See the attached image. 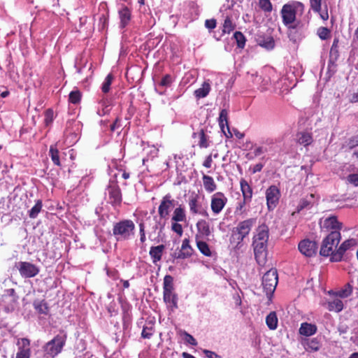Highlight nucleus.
Wrapping results in <instances>:
<instances>
[{
    "mask_svg": "<svg viewBox=\"0 0 358 358\" xmlns=\"http://www.w3.org/2000/svg\"><path fill=\"white\" fill-rule=\"evenodd\" d=\"M315 201V195L310 194L306 197L301 199L297 206V211L300 212L304 209H310Z\"/></svg>",
    "mask_w": 358,
    "mask_h": 358,
    "instance_id": "obj_23",
    "label": "nucleus"
},
{
    "mask_svg": "<svg viewBox=\"0 0 358 358\" xmlns=\"http://www.w3.org/2000/svg\"><path fill=\"white\" fill-rule=\"evenodd\" d=\"M219 125L222 132L227 138H231L233 134L231 132L228 123V111L227 109H222L218 118Z\"/></svg>",
    "mask_w": 358,
    "mask_h": 358,
    "instance_id": "obj_17",
    "label": "nucleus"
},
{
    "mask_svg": "<svg viewBox=\"0 0 358 358\" xmlns=\"http://www.w3.org/2000/svg\"><path fill=\"white\" fill-rule=\"evenodd\" d=\"M164 250L165 246L164 245L152 246L150 248L149 255L154 264H156L158 262H159L162 259V257Z\"/></svg>",
    "mask_w": 358,
    "mask_h": 358,
    "instance_id": "obj_21",
    "label": "nucleus"
},
{
    "mask_svg": "<svg viewBox=\"0 0 358 358\" xmlns=\"http://www.w3.org/2000/svg\"><path fill=\"white\" fill-rule=\"evenodd\" d=\"M317 34L322 40H327L330 37V30L324 27H321L317 29Z\"/></svg>",
    "mask_w": 358,
    "mask_h": 358,
    "instance_id": "obj_42",
    "label": "nucleus"
},
{
    "mask_svg": "<svg viewBox=\"0 0 358 358\" xmlns=\"http://www.w3.org/2000/svg\"><path fill=\"white\" fill-rule=\"evenodd\" d=\"M199 232L204 236H208L210 234L209 224L203 220H199L196 223Z\"/></svg>",
    "mask_w": 358,
    "mask_h": 358,
    "instance_id": "obj_32",
    "label": "nucleus"
},
{
    "mask_svg": "<svg viewBox=\"0 0 358 358\" xmlns=\"http://www.w3.org/2000/svg\"><path fill=\"white\" fill-rule=\"evenodd\" d=\"M203 352L208 358H222L221 356L218 355L215 352L208 350H204Z\"/></svg>",
    "mask_w": 358,
    "mask_h": 358,
    "instance_id": "obj_58",
    "label": "nucleus"
},
{
    "mask_svg": "<svg viewBox=\"0 0 358 358\" xmlns=\"http://www.w3.org/2000/svg\"><path fill=\"white\" fill-rule=\"evenodd\" d=\"M268 236V227L266 224H262L258 227L257 234L253 237L255 257L259 265H264L266 262Z\"/></svg>",
    "mask_w": 358,
    "mask_h": 358,
    "instance_id": "obj_1",
    "label": "nucleus"
},
{
    "mask_svg": "<svg viewBox=\"0 0 358 358\" xmlns=\"http://www.w3.org/2000/svg\"><path fill=\"white\" fill-rule=\"evenodd\" d=\"M113 79V77L111 74H108L106 77L101 87V90L103 93H107L109 92Z\"/></svg>",
    "mask_w": 358,
    "mask_h": 358,
    "instance_id": "obj_43",
    "label": "nucleus"
},
{
    "mask_svg": "<svg viewBox=\"0 0 358 358\" xmlns=\"http://www.w3.org/2000/svg\"><path fill=\"white\" fill-rule=\"evenodd\" d=\"M135 224L131 220H124L114 224L113 234L117 241H127L134 235Z\"/></svg>",
    "mask_w": 358,
    "mask_h": 358,
    "instance_id": "obj_5",
    "label": "nucleus"
},
{
    "mask_svg": "<svg viewBox=\"0 0 358 358\" xmlns=\"http://www.w3.org/2000/svg\"><path fill=\"white\" fill-rule=\"evenodd\" d=\"M192 248L189 245V241L187 238H185L182 241L181 250L178 252V256H176L177 259H186L189 257L192 254Z\"/></svg>",
    "mask_w": 358,
    "mask_h": 358,
    "instance_id": "obj_22",
    "label": "nucleus"
},
{
    "mask_svg": "<svg viewBox=\"0 0 358 358\" xmlns=\"http://www.w3.org/2000/svg\"><path fill=\"white\" fill-rule=\"evenodd\" d=\"M216 24V20L214 19L206 20L205 21V27L210 30L215 28Z\"/></svg>",
    "mask_w": 358,
    "mask_h": 358,
    "instance_id": "obj_57",
    "label": "nucleus"
},
{
    "mask_svg": "<svg viewBox=\"0 0 358 358\" xmlns=\"http://www.w3.org/2000/svg\"><path fill=\"white\" fill-rule=\"evenodd\" d=\"M154 334L153 325L144 326L141 332V337L150 339Z\"/></svg>",
    "mask_w": 358,
    "mask_h": 358,
    "instance_id": "obj_45",
    "label": "nucleus"
},
{
    "mask_svg": "<svg viewBox=\"0 0 358 358\" xmlns=\"http://www.w3.org/2000/svg\"><path fill=\"white\" fill-rule=\"evenodd\" d=\"M264 165L261 163L255 164L252 168V173H255L262 171Z\"/></svg>",
    "mask_w": 358,
    "mask_h": 358,
    "instance_id": "obj_63",
    "label": "nucleus"
},
{
    "mask_svg": "<svg viewBox=\"0 0 358 358\" xmlns=\"http://www.w3.org/2000/svg\"><path fill=\"white\" fill-rule=\"evenodd\" d=\"M19 351L16 355V358H29L31 355L30 341L27 338H21L18 341Z\"/></svg>",
    "mask_w": 358,
    "mask_h": 358,
    "instance_id": "obj_18",
    "label": "nucleus"
},
{
    "mask_svg": "<svg viewBox=\"0 0 358 358\" xmlns=\"http://www.w3.org/2000/svg\"><path fill=\"white\" fill-rule=\"evenodd\" d=\"M163 300L169 310L174 311L178 308V297L174 292L173 278L170 275H166L164 278Z\"/></svg>",
    "mask_w": 358,
    "mask_h": 358,
    "instance_id": "obj_4",
    "label": "nucleus"
},
{
    "mask_svg": "<svg viewBox=\"0 0 358 358\" xmlns=\"http://www.w3.org/2000/svg\"><path fill=\"white\" fill-rule=\"evenodd\" d=\"M33 306L38 313L43 315L48 314L49 307L44 300H35L33 303Z\"/></svg>",
    "mask_w": 358,
    "mask_h": 358,
    "instance_id": "obj_30",
    "label": "nucleus"
},
{
    "mask_svg": "<svg viewBox=\"0 0 358 358\" xmlns=\"http://www.w3.org/2000/svg\"><path fill=\"white\" fill-rule=\"evenodd\" d=\"M266 202L268 210H273L278 203L280 192L275 185L270 186L266 192Z\"/></svg>",
    "mask_w": 358,
    "mask_h": 358,
    "instance_id": "obj_12",
    "label": "nucleus"
},
{
    "mask_svg": "<svg viewBox=\"0 0 358 358\" xmlns=\"http://www.w3.org/2000/svg\"><path fill=\"white\" fill-rule=\"evenodd\" d=\"M172 82V77L169 74H166L162 78L159 85L161 87H168L171 85Z\"/></svg>",
    "mask_w": 358,
    "mask_h": 358,
    "instance_id": "obj_49",
    "label": "nucleus"
},
{
    "mask_svg": "<svg viewBox=\"0 0 358 358\" xmlns=\"http://www.w3.org/2000/svg\"><path fill=\"white\" fill-rule=\"evenodd\" d=\"M173 222H185L186 221V213L185 208L182 205H178L174 209L173 216L171 217Z\"/></svg>",
    "mask_w": 358,
    "mask_h": 358,
    "instance_id": "obj_27",
    "label": "nucleus"
},
{
    "mask_svg": "<svg viewBox=\"0 0 358 358\" xmlns=\"http://www.w3.org/2000/svg\"><path fill=\"white\" fill-rule=\"evenodd\" d=\"M341 240L339 231H331L323 240L320 254L324 257H332L336 253Z\"/></svg>",
    "mask_w": 358,
    "mask_h": 358,
    "instance_id": "obj_6",
    "label": "nucleus"
},
{
    "mask_svg": "<svg viewBox=\"0 0 358 358\" xmlns=\"http://www.w3.org/2000/svg\"><path fill=\"white\" fill-rule=\"evenodd\" d=\"M317 328L315 324L303 322L299 328V334L305 336H310L317 332Z\"/></svg>",
    "mask_w": 358,
    "mask_h": 358,
    "instance_id": "obj_24",
    "label": "nucleus"
},
{
    "mask_svg": "<svg viewBox=\"0 0 358 358\" xmlns=\"http://www.w3.org/2000/svg\"><path fill=\"white\" fill-rule=\"evenodd\" d=\"M258 44L266 50H272L275 47V41L271 36H259L257 40Z\"/></svg>",
    "mask_w": 358,
    "mask_h": 358,
    "instance_id": "obj_28",
    "label": "nucleus"
},
{
    "mask_svg": "<svg viewBox=\"0 0 358 358\" xmlns=\"http://www.w3.org/2000/svg\"><path fill=\"white\" fill-rule=\"evenodd\" d=\"M212 162H213V155H209L208 156L206 157V159L204 160V162L203 163V166L208 169L210 168L212 166Z\"/></svg>",
    "mask_w": 358,
    "mask_h": 358,
    "instance_id": "obj_59",
    "label": "nucleus"
},
{
    "mask_svg": "<svg viewBox=\"0 0 358 358\" xmlns=\"http://www.w3.org/2000/svg\"><path fill=\"white\" fill-rule=\"evenodd\" d=\"M7 294L6 295V298L8 299L10 301L13 303H17L18 300V296L16 294V292L14 289H8L6 290Z\"/></svg>",
    "mask_w": 358,
    "mask_h": 358,
    "instance_id": "obj_51",
    "label": "nucleus"
},
{
    "mask_svg": "<svg viewBox=\"0 0 358 358\" xmlns=\"http://www.w3.org/2000/svg\"><path fill=\"white\" fill-rule=\"evenodd\" d=\"M320 225L322 231L328 232L339 231L341 229V223H340L336 216H331L324 219H321Z\"/></svg>",
    "mask_w": 358,
    "mask_h": 358,
    "instance_id": "obj_13",
    "label": "nucleus"
},
{
    "mask_svg": "<svg viewBox=\"0 0 358 358\" xmlns=\"http://www.w3.org/2000/svg\"><path fill=\"white\" fill-rule=\"evenodd\" d=\"M278 281L276 269H270L262 277V286L266 295H271L277 286Z\"/></svg>",
    "mask_w": 358,
    "mask_h": 358,
    "instance_id": "obj_8",
    "label": "nucleus"
},
{
    "mask_svg": "<svg viewBox=\"0 0 358 358\" xmlns=\"http://www.w3.org/2000/svg\"><path fill=\"white\" fill-rule=\"evenodd\" d=\"M49 155L51 157V159L55 165L56 166H61L60 160H59V150L56 148L55 145H51L49 150Z\"/></svg>",
    "mask_w": 358,
    "mask_h": 358,
    "instance_id": "obj_35",
    "label": "nucleus"
},
{
    "mask_svg": "<svg viewBox=\"0 0 358 358\" xmlns=\"http://www.w3.org/2000/svg\"><path fill=\"white\" fill-rule=\"evenodd\" d=\"M321 344L317 338L309 339L306 343L305 348L308 351L317 352L320 350Z\"/></svg>",
    "mask_w": 358,
    "mask_h": 358,
    "instance_id": "obj_34",
    "label": "nucleus"
},
{
    "mask_svg": "<svg viewBox=\"0 0 358 358\" xmlns=\"http://www.w3.org/2000/svg\"><path fill=\"white\" fill-rule=\"evenodd\" d=\"M322 0H310V8L314 12L320 11V6H322Z\"/></svg>",
    "mask_w": 358,
    "mask_h": 358,
    "instance_id": "obj_52",
    "label": "nucleus"
},
{
    "mask_svg": "<svg viewBox=\"0 0 358 358\" xmlns=\"http://www.w3.org/2000/svg\"><path fill=\"white\" fill-rule=\"evenodd\" d=\"M202 180L204 189L207 192L211 193L217 189V185L211 176L203 174Z\"/></svg>",
    "mask_w": 358,
    "mask_h": 358,
    "instance_id": "obj_29",
    "label": "nucleus"
},
{
    "mask_svg": "<svg viewBox=\"0 0 358 358\" xmlns=\"http://www.w3.org/2000/svg\"><path fill=\"white\" fill-rule=\"evenodd\" d=\"M352 286L350 283H348L344 286V287L343 289H341L338 292V295H339V296H341L342 298H345V297L349 296L352 294Z\"/></svg>",
    "mask_w": 358,
    "mask_h": 358,
    "instance_id": "obj_44",
    "label": "nucleus"
},
{
    "mask_svg": "<svg viewBox=\"0 0 358 358\" xmlns=\"http://www.w3.org/2000/svg\"><path fill=\"white\" fill-rule=\"evenodd\" d=\"M54 120V112L52 109H48L45 112V119L44 122L46 126H49L51 124Z\"/></svg>",
    "mask_w": 358,
    "mask_h": 358,
    "instance_id": "obj_47",
    "label": "nucleus"
},
{
    "mask_svg": "<svg viewBox=\"0 0 358 358\" xmlns=\"http://www.w3.org/2000/svg\"><path fill=\"white\" fill-rule=\"evenodd\" d=\"M235 27L236 25L233 23L231 18L229 16H227L223 24L222 32L229 34Z\"/></svg>",
    "mask_w": 358,
    "mask_h": 358,
    "instance_id": "obj_37",
    "label": "nucleus"
},
{
    "mask_svg": "<svg viewBox=\"0 0 358 358\" xmlns=\"http://www.w3.org/2000/svg\"><path fill=\"white\" fill-rule=\"evenodd\" d=\"M356 245V240L351 238L345 241L340 247L336 250V253L332 255L331 257H330L331 262H340L343 256L345 253V252L348 250L351 246Z\"/></svg>",
    "mask_w": 358,
    "mask_h": 358,
    "instance_id": "obj_16",
    "label": "nucleus"
},
{
    "mask_svg": "<svg viewBox=\"0 0 358 358\" xmlns=\"http://www.w3.org/2000/svg\"><path fill=\"white\" fill-rule=\"evenodd\" d=\"M296 141L299 144L307 146L312 143L313 138L310 133L301 131L296 134Z\"/></svg>",
    "mask_w": 358,
    "mask_h": 358,
    "instance_id": "obj_31",
    "label": "nucleus"
},
{
    "mask_svg": "<svg viewBox=\"0 0 358 358\" xmlns=\"http://www.w3.org/2000/svg\"><path fill=\"white\" fill-rule=\"evenodd\" d=\"M305 10L303 3L297 1H291L284 4L280 10L282 23L289 29H296L297 24L293 25L296 21V15H302Z\"/></svg>",
    "mask_w": 358,
    "mask_h": 358,
    "instance_id": "obj_2",
    "label": "nucleus"
},
{
    "mask_svg": "<svg viewBox=\"0 0 358 358\" xmlns=\"http://www.w3.org/2000/svg\"><path fill=\"white\" fill-rule=\"evenodd\" d=\"M350 101L352 103L358 102V90L352 95Z\"/></svg>",
    "mask_w": 358,
    "mask_h": 358,
    "instance_id": "obj_64",
    "label": "nucleus"
},
{
    "mask_svg": "<svg viewBox=\"0 0 358 358\" xmlns=\"http://www.w3.org/2000/svg\"><path fill=\"white\" fill-rule=\"evenodd\" d=\"M343 308V301L340 299H335L329 303V310L331 311L340 312Z\"/></svg>",
    "mask_w": 358,
    "mask_h": 358,
    "instance_id": "obj_39",
    "label": "nucleus"
},
{
    "mask_svg": "<svg viewBox=\"0 0 358 358\" xmlns=\"http://www.w3.org/2000/svg\"><path fill=\"white\" fill-rule=\"evenodd\" d=\"M41 200H37L35 205L29 210V216L31 218H36L42 209Z\"/></svg>",
    "mask_w": 358,
    "mask_h": 358,
    "instance_id": "obj_36",
    "label": "nucleus"
},
{
    "mask_svg": "<svg viewBox=\"0 0 358 358\" xmlns=\"http://www.w3.org/2000/svg\"><path fill=\"white\" fill-rule=\"evenodd\" d=\"M255 223V218H249L240 222L238 225L234 228L230 241L231 243H236L234 246L236 249H240L242 247V242L243 241L244 238L250 234L252 227Z\"/></svg>",
    "mask_w": 358,
    "mask_h": 358,
    "instance_id": "obj_3",
    "label": "nucleus"
},
{
    "mask_svg": "<svg viewBox=\"0 0 358 358\" xmlns=\"http://www.w3.org/2000/svg\"><path fill=\"white\" fill-rule=\"evenodd\" d=\"M179 222H173L171 224V230L176 232L179 236H182L183 233L182 227Z\"/></svg>",
    "mask_w": 358,
    "mask_h": 358,
    "instance_id": "obj_53",
    "label": "nucleus"
},
{
    "mask_svg": "<svg viewBox=\"0 0 358 358\" xmlns=\"http://www.w3.org/2000/svg\"><path fill=\"white\" fill-rule=\"evenodd\" d=\"M118 15L120 18L119 27L120 29H124L129 24L131 20V11L128 7L123 6L118 10Z\"/></svg>",
    "mask_w": 358,
    "mask_h": 358,
    "instance_id": "obj_19",
    "label": "nucleus"
},
{
    "mask_svg": "<svg viewBox=\"0 0 358 358\" xmlns=\"http://www.w3.org/2000/svg\"><path fill=\"white\" fill-rule=\"evenodd\" d=\"M210 90V83L209 80H208L206 81H204L201 85V87L196 90L194 94L197 99H202L208 96Z\"/></svg>",
    "mask_w": 358,
    "mask_h": 358,
    "instance_id": "obj_25",
    "label": "nucleus"
},
{
    "mask_svg": "<svg viewBox=\"0 0 358 358\" xmlns=\"http://www.w3.org/2000/svg\"><path fill=\"white\" fill-rule=\"evenodd\" d=\"M348 181L353 184L355 186H358V174L357 173H353L350 174L348 177Z\"/></svg>",
    "mask_w": 358,
    "mask_h": 358,
    "instance_id": "obj_56",
    "label": "nucleus"
},
{
    "mask_svg": "<svg viewBox=\"0 0 358 358\" xmlns=\"http://www.w3.org/2000/svg\"><path fill=\"white\" fill-rule=\"evenodd\" d=\"M357 145H358V135H356V136H354L350 138L345 142V146L348 147L349 149H352Z\"/></svg>",
    "mask_w": 358,
    "mask_h": 358,
    "instance_id": "obj_50",
    "label": "nucleus"
},
{
    "mask_svg": "<svg viewBox=\"0 0 358 358\" xmlns=\"http://www.w3.org/2000/svg\"><path fill=\"white\" fill-rule=\"evenodd\" d=\"M316 13L320 15L323 20H327L329 19L328 8L326 4H324L323 9L322 6H320V11Z\"/></svg>",
    "mask_w": 358,
    "mask_h": 358,
    "instance_id": "obj_54",
    "label": "nucleus"
},
{
    "mask_svg": "<svg viewBox=\"0 0 358 358\" xmlns=\"http://www.w3.org/2000/svg\"><path fill=\"white\" fill-rule=\"evenodd\" d=\"M185 341L187 343H189L192 345L196 346L197 345V341L196 339L189 334L185 332Z\"/></svg>",
    "mask_w": 358,
    "mask_h": 358,
    "instance_id": "obj_55",
    "label": "nucleus"
},
{
    "mask_svg": "<svg viewBox=\"0 0 358 358\" xmlns=\"http://www.w3.org/2000/svg\"><path fill=\"white\" fill-rule=\"evenodd\" d=\"M81 94L78 90H73L69 94V101L76 104L80 101Z\"/></svg>",
    "mask_w": 358,
    "mask_h": 358,
    "instance_id": "obj_46",
    "label": "nucleus"
},
{
    "mask_svg": "<svg viewBox=\"0 0 358 358\" xmlns=\"http://www.w3.org/2000/svg\"><path fill=\"white\" fill-rule=\"evenodd\" d=\"M65 342L66 338L64 336L57 335L43 347L45 354L50 357H55L61 352Z\"/></svg>",
    "mask_w": 358,
    "mask_h": 358,
    "instance_id": "obj_7",
    "label": "nucleus"
},
{
    "mask_svg": "<svg viewBox=\"0 0 358 358\" xmlns=\"http://www.w3.org/2000/svg\"><path fill=\"white\" fill-rule=\"evenodd\" d=\"M266 152V149H264L263 147H257L254 150V154L256 157L259 156L260 155Z\"/></svg>",
    "mask_w": 358,
    "mask_h": 358,
    "instance_id": "obj_62",
    "label": "nucleus"
},
{
    "mask_svg": "<svg viewBox=\"0 0 358 358\" xmlns=\"http://www.w3.org/2000/svg\"><path fill=\"white\" fill-rule=\"evenodd\" d=\"M120 119L119 118H116L115 121L113 122V124L110 125V130L112 131H114L116 129H118L121 127L120 124Z\"/></svg>",
    "mask_w": 358,
    "mask_h": 358,
    "instance_id": "obj_60",
    "label": "nucleus"
},
{
    "mask_svg": "<svg viewBox=\"0 0 358 358\" xmlns=\"http://www.w3.org/2000/svg\"><path fill=\"white\" fill-rule=\"evenodd\" d=\"M240 185L245 201H250L252 196V189L251 187L244 179L241 180Z\"/></svg>",
    "mask_w": 358,
    "mask_h": 358,
    "instance_id": "obj_26",
    "label": "nucleus"
},
{
    "mask_svg": "<svg viewBox=\"0 0 358 358\" xmlns=\"http://www.w3.org/2000/svg\"><path fill=\"white\" fill-rule=\"evenodd\" d=\"M234 38L236 41L237 46L243 48L245 45V37L241 31H236L234 34Z\"/></svg>",
    "mask_w": 358,
    "mask_h": 358,
    "instance_id": "obj_41",
    "label": "nucleus"
},
{
    "mask_svg": "<svg viewBox=\"0 0 358 358\" xmlns=\"http://www.w3.org/2000/svg\"><path fill=\"white\" fill-rule=\"evenodd\" d=\"M189 210L193 214H200L203 216L208 217V213L202 208L201 204L199 201V196L197 195L191 196L189 200Z\"/></svg>",
    "mask_w": 358,
    "mask_h": 358,
    "instance_id": "obj_20",
    "label": "nucleus"
},
{
    "mask_svg": "<svg viewBox=\"0 0 358 358\" xmlns=\"http://www.w3.org/2000/svg\"><path fill=\"white\" fill-rule=\"evenodd\" d=\"M278 317L275 312H271L266 317V323L271 330H274L278 327Z\"/></svg>",
    "mask_w": 358,
    "mask_h": 358,
    "instance_id": "obj_33",
    "label": "nucleus"
},
{
    "mask_svg": "<svg viewBox=\"0 0 358 358\" xmlns=\"http://www.w3.org/2000/svg\"><path fill=\"white\" fill-rule=\"evenodd\" d=\"M227 198L221 192L215 193L211 197L210 208L215 215L219 214L227 203Z\"/></svg>",
    "mask_w": 358,
    "mask_h": 358,
    "instance_id": "obj_11",
    "label": "nucleus"
},
{
    "mask_svg": "<svg viewBox=\"0 0 358 358\" xmlns=\"http://www.w3.org/2000/svg\"><path fill=\"white\" fill-rule=\"evenodd\" d=\"M259 7L265 12H271L273 8L270 0H259Z\"/></svg>",
    "mask_w": 358,
    "mask_h": 358,
    "instance_id": "obj_48",
    "label": "nucleus"
},
{
    "mask_svg": "<svg viewBox=\"0 0 358 358\" xmlns=\"http://www.w3.org/2000/svg\"><path fill=\"white\" fill-rule=\"evenodd\" d=\"M317 243L308 239L301 241L298 245L299 252L306 257H313L316 254Z\"/></svg>",
    "mask_w": 358,
    "mask_h": 358,
    "instance_id": "obj_15",
    "label": "nucleus"
},
{
    "mask_svg": "<svg viewBox=\"0 0 358 358\" xmlns=\"http://www.w3.org/2000/svg\"><path fill=\"white\" fill-rule=\"evenodd\" d=\"M17 268L19 270L20 275L23 278H32L36 276L38 272L39 269L34 264L27 262H20L17 263Z\"/></svg>",
    "mask_w": 358,
    "mask_h": 358,
    "instance_id": "obj_14",
    "label": "nucleus"
},
{
    "mask_svg": "<svg viewBox=\"0 0 358 358\" xmlns=\"http://www.w3.org/2000/svg\"><path fill=\"white\" fill-rule=\"evenodd\" d=\"M176 203L170 194L163 196L158 208V214L160 218L167 219L171 211L175 208Z\"/></svg>",
    "mask_w": 358,
    "mask_h": 358,
    "instance_id": "obj_9",
    "label": "nucleus"
},
{
    "mask_svg": "<svg viewBox=\"0 0 358 358\" xmlns=\"http://www.w3.org/2000/svg\"><path fill=\"white\" fill-rule=\"evenodd\" d=\"M196 245L199 251L206 257H210L211 255L210 250L208 247V245L202 241H197Z\"/></svg>",
    "mask_w": 358,
    "mask_h": 358,
    "instance_id": "obj_38",
    "label": "nucleus"
},
{
    "mask_svg": "<svg viewBox=\"0 0 358 358\" xmlns=\"http://www.w3.org/2000/svg\"><path fill=\"white\" fill-rule=\"evenodd\" d=\"M199 136V143L198 145L201 148H206L209 146V143L208 142L207 136L203 131V129H201L200 131L198 133Z\"/></svg>",
    "mask_w": 358,
    "mask_h": 358,
    "instance_id": "obj_40",
    "label": "nucleus"
},
{
    "mask_svg": "<svg viewBox=\"0 0 358 358\" xmlns=\"http://www.w3.org/2000/svg\"><path fill=\"white\" fill-rule=\"evenodd\" d=\"M338 39L337 38H335L333 41V44L331 48V53L333 52H337V48H338Z\"/></svg>",
    "mask_w": 358,
    "mask_h": 358,
    "instance_id": "obj_61",
    "label": "nucleus"
},
{
    "mask_svg": "<svg viewBox=\"0 0 358 358\" xmlns=\"http://www.w3.org/2000/svg\"><path fill=\"white\" fill-rule=\"evenodd\" d=\"M106 194L108 195V202L111 205L115 206L121 204L122 200V192L116 182L110 181Z\"/></svg>",
    "mask_w": 358,
    "mask_h": 358,
    "instance_id": "obj_10",
    "label": "nucleus"
}]
</instances>
